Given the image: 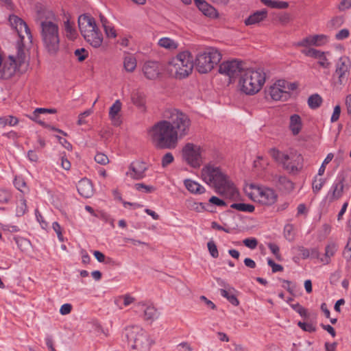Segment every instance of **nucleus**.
Returning a JSON list of instances; mask_svg holds the SVG:
<instances>
[{
  "label": "nucleus",
  "mask_w": 351,
  "mask_h": 351,
  "mask_svg": "<svg viewBox=\"0 0 351 351\" xmlns=\"http://www.w3.org/2000/svg\"><path fill=\"white\" fill-rule=\"evenodd\" d=\"M269 154L276 162L281 164L283 168L289 172L298 171L302 167L303 158L295 151L285 153L273 148L269 150Z\"/></svg>",
  "instance_id": "nucleus-10"
},
{
  "label": "nucleus",
  "mask_w": 351,
  "mask_h": 351,
  "mask_svg": "<svg viewBox=\"0 0 351 351\" xmlns=\"http://www.w3.org/2000/svg\"><path fill=\"white\" fill-rule=\"evenodd\" d=\"M57 110L55 108H39L34 110L32 116L31 117V119L33 121H37V115L40 113H51L54 114L56 113Z\"/></svg>",
  "instance_id": "nucleus-44"
},
{
  "label": "nucleus",
  "mask_w": 351,
  "mask_h": 351,
  "mask_svg": "<svg viewBox=\"0 0 351 351\" xmlns=\"http://www.w3.org/2000/svg\"><path fill=\"white\" fill-rule=\"evenodd\" d=\"M131 101L134 105L141 109H144L145 107V95L144 93L136 90L131 93Z\"/></svg>",
  "instance_id": "nucleus-30"
},
{
  "label": "nucleus",
  "mask_w": 351,
  "mask_h": 351,
  "mask_svg": "<svg viewBox=\"0 0 351 351\" xmlns=\"http://www.w3.org/2000/svg\"><path fill=\"white\" fill-rule=\"evenodd\" d=\"M267 264L271 267L273 273L283 271V267L281 265L276 263L272 259L267 258Z\"/></svg>",
  "instance_id": "nucleus-56"
},
{
  "label": "nucleus",
  "mask_w": 351,
  "mask_h": 351,
  "mask_svg": "<svg viewBox=\"0 0 351 351\" xmlns=\"http://www.w3.org/2000/svg\"><path fill=\"white\" fill-rule=\"evenodd\" d=\"M289 128L294 135H297L302 129V121L298 114H293L290 117Z\"/></svg>",
  "instance_id": "nucleus-32"
},
{
  "label": "nucleus",
  "mask_w": 351,
  "mask_h": 351,
  "mask_svg": "<svg viewBox=\"0 0 351 351\" xmlns=\"http://www.w3.org/2000/svg\"><path fill=\"white\" fill-rule=\"evenodd\" d=\"M92 112H93V110L91 109H88V110L80 113L78 117L77 124L79 125H82L83 124L86 123V121L85 118L88 117L89 115H90L92 114Z\"/></svg>",
  "instance_id": "nucleus-53"
},
{
  "label": "nucleus",
  "mask_w": 351,
  "mask_h": 351,
  "mask_svg": "<svg viewBox=\"0 0 351 351\" xmlns=\"http://www.w3.org/2000/svg\"><path fill=\"white\" fill-rule=\"evenodd\" d=\"M64 30L69 39L73 40L76 38L77 32L74 27V23L70 22L69 19L64 22Z\"/></svg>",
  "instance_id": "nucleus-36"
},
{
  "label": "nucleus",
  "mask_w": 351,
  "mask_h": 351,
  "mask_svg": "<svg viewBox=\"0 0 351 351\" xmlns=\"http://www.w3.org/2000/svg\"><path fill=\"white\" fill-rule=\"evenodd\" d=\"M241 61L232 60L223 62L219 65V72L229 77L230 80H234L239 74L243 72Z\"/></svg>",
  "instance_id": "nucleus-14"
},
{
  "label": "nucleus",
  "mask_w": 351,
  "mask_h": 351,
  "mask_svg": "<svg viewBox=\"0 0 351 351\" xmlns=\"http://www.w3.org/2000/svg\"><path fill=\"white\" fill-rule=\"evenodd\" d=\"M235 289L232 287H230L228 289H220V293L221 295L226 298L230 303H231L232 305L237 306L239 304V302L238 299L237 298L235 294Z\"/></svg>",
  "instance_id": "nucleus-31"
},
{
  "label": "nucleus",
  "mask_w": 351,
  "mask_h": 351,
  "mask_svg": "<svg viewBox=\"0 0 351 351\" xmlns=\"http://www.w3.org/2000/svg\"><path fill=\"white\" fill-rule=\"evenodd\" d=\"M201 178L205 183L213 186L220 195L232 201L238 199V190L219 167L212 164L205 165L201 171Z\"/></svg>",
  "instance_id": "nucleus-1"
},
{
  "label": "nucleus",
  "mask_w": 351,
  "mask_h": 351,
  "mask_svg": "<svg viewBox=\"0 0 351 351\" xmlns=\"http://www.w3.org/2000/svg\"><path fill=\"white\" fill-rule=\"evenodd\" d=\"M267 16V11L265 9L256 11L245 20V24L246 25L257 24L265 19Z\"/></svg>",
  "instance_id": "nucleus-27"
},
{
  "label": "nucleus",
  "mask_w": 351,
  "mask_h": 351,
  "mask_svg": "<svg viewBox=\"0 0 351 351\" xmlns=\"http://www.w3.org/2000/svg\"><path fill=\"white\" fill-rule=\"evenodd\" d=\"M261 1L266 6L271 8L286 9L289 6L287 1L279 0H261Z\"/></svg>",
  "instance_id": "nucleus-34"
},
{
  "label": "nucleus",
  "mask_w": 351,
  "mask_h": 351,
  "mask_svg": "<svg viewBox=\"0 0 351 351\" xmlns=\"http://www.w3.org/2000/svg\"><path fill=\"white\" fill-rule=\"evenodd\" d=\"M198 8L206 16L212 17L217 15V10L215 9V8L209 5L206 1L202 2Z\"/></svg>",
  "instance_id": "nucleus-35"
},
{
  "label": "nucleus",
  "mask_w": 351,
  "mask_h": 351,
  "mask_svg": "<svg viewBox=\"0 0 351 351\" xmlns=\"http://www.w3.org/2000/svg\"><path fill=\"white\" fill-rule=\"evenodd\" d=\"M350 32L347 29H341L336 35L335 38L337 40H343L349 36Z\"/></svg>",
  "instance_id": "nucleus-61"
},
{
  "label": "nucleus",
  "mask_w": 351,
  "mask_h": 351,
  "mask_svg": "<svg viewBox=\"0 0 351 351\" xmlns=\"http://www.w3.org/2000/svg\"><path fill=\"white\" fill-rule=\"evenodd\" d=\"M78 26L82 35L85 38L97 28L95 19L88 15L83 14L78 18Z\"/></svg>",
  "instance_id": "nucleus-20"
},
{
  "label": "nucleus",
  "mask_w": 351,
  "mask_h": 351,
  "mask_svg": "<svg viewBox=\"0 0 351 351\" xmlns=\"http://www.w3.org/2000/svg\"><path fill=\"white\" fill-rule=\"evenodd\" d=\"M268 247L278 260H280V248L276 243H270Z\"/></svg>",
  "instance_id": "nucleus-58"
},
{
  "label": "nucleus",
  "mask_w": 351,
  "mask_h": 351,
  "mask_svg": "<svg viewBox=\"0 0 351 351\" xmlns=\"http://www.w3.org/2000/svg\"><path fill=\"white\" fill-rule=\"evenodd\" d=\"M122 104L119 99H117L110 106L109 109V118L112 121V123L118 126L121 124V121L119 116V112L121 110Z\"/></svg>",
  "instance_id": "nucleus-26"
},
{
  "label": "nucleus",
  "mask_w": 351,
  "mask_h": 351,
  "mask_svg": "<svg viewBox=\"0 0 351 351\" xmlns=\"http://www.w3.org/2000/svg\"><path fill=\"white\" fill-rule=\"evenodd\" d=\"M77 189L79 194L85 198L92 197L94 193L93 184L91 181L87 178H82L78 182Z\"/></svg>",
  "instance_id": "nucleus-23"
},
{
  "label": "nucleus",
  "mask_w": 351,
  "mask_h": 351,
  "mask_svg": "<svg viewBox=\"0 0 351 351\" xmlns=\"http://www.w3.org/2000/svg\"><path fill=\"white\" fill-rule=\"evenodd\" d=\"M52 228L53 230L56 232L59 240L62 241L63 237L62 234L61 226H60V224L58 222L55 221L52 224Z\"/></svg>",
  "instance_id": "nucleus-63"
},
{
  "label": "nucleus",
  "mask_w": 351,
  "mask_h": 351,
  "mask_svg": "<svg viewBox=\"0 0 351 351\" xmlns=\"http://www.w3.org/2000/svg\"><path fill=\"white\" fill-rule=\"evenodd\" d=\"M250 187L252 191L249 195L254 202L265 206L272 205L276 202L277 195L273 189L255 184H251Z\"/></svg>",
  "instance_id": "nucleus-11"
},
{
  "label": "nucleus",
  "mask_w": 351,
  "mask_h": 351,
  "mask_svg": "<svg viewBox=\"0 0 351 351\" xmlns=\"http://www.w3.org/2000/svg\"><path fill=\"white\" fill-rule=\"evenodd\" d=\"M125 335L130 351H149L154 343L149 334L138 326L125 328Z\"/></svg>",
  "instance_id": "nucleus-5"
},
{
  "label": "nucleus",
  "mask_w": 351,
  "mask_h": 351,
  "mask_svg": "<svg viewBox=\"0 0 351 351\" xmlns=\"http://www.w3.org/2000/svg\"><path fill=\"white\" fill-rule=\"evenodd\" d=\"M184 184L186 189L193 194H202L206 191L202 185L191 179L184 180Z\"/></svg>",
  "instance_id": "nucleus-28"
},
{
  "label": "nucleus",
  "mask_w": 351,
  "mask_h": 351,
  "mask_svg": "<svg viewBox=\"0 0 351 351\" xmlns=\"http://www.w3.org/2000/svg\"><path fill=\"white\" fill-rule=\"evenodd\" d=\"M11 193L5 189H0V203H7L11 198Z\"/></svg>",
  "instance_id": "nucleus-52"
},
{
  "label": "nucleus",
  "mask_w": 351,
  "mask_h": 351,
  "mask_svg": "<svg viewBox=\"0 0 351 351\" xmlns=\"http://www.w3.org/2000/svg\"><path fill=\"white\" fill-rule=\"evenodd\" d=\"M40 29L45 49L51 56H55L60 49V36L58 24L52 12H47L45 19H40Z\"/></svg>",
  "instance_id": "nucleus-2"
},
{
  "label": "nucleus",
  "mask_w": 351,
  "mask_h": 351,
  "mask_svg": "<svg viewBox=\"0 0 351 351\" xmlns=\"http://www.w3.org/2000/svg\"><path fill=\"white\" fill-rule=\"evenodd\" d=\"M84 39L95 48L100 47L103 42L102 34L98 31L97 28L90 34H88Z\"/></svg>",
  "instance_id": "nucleus-29"
},
{
  "label": "nucleus",
  "mask_w": 351,
  "mask_h": 351,
  "mask_svg": "<svg viewBox=\"0 0 351 351\" xmlns=\"http://www.w3.org/2000/svg\"><path fill=\"white\" fill-rule=\"evenodd\" d=\"M147 169L146 164L141 161L133 162L129 167V171L126 175L134 180L143 179L145 174V172Z\"/></svg>",
  "instance_id": "nucleus-22"
},
{
  "label": "nucleus",
  "mask_w": 351,
  "mask_h": 351,
  "mask_svg": "<svg viewBox=\"0 0 351 351\" xmlns=\"http://www.w3.org/2000/svg\"><path fill=\"white\" fill-rule=\"evenodd\" d=\"M28 68L29 62L25 56L24 46L19 44L16 56H9L8 60L3 64V75L5 77H11L16 73L22 75L28 70Z\"/></svg>",
  "instance_id": "nucleus-6"
},
{
  "label": "nucleus",
  "mask_w": 351,
  "mask_h": 351,
  "mask_svg": "<svg viewBox=\"0 0 351 351\" xmlns=\"http://www.w3.org/2000/svg\"><path fill=\"white\" fill-rule=\"evenodd\" d=\"M327 42V37L325 35H314L308 36L298 43L299 46L307 47L311 45L321 46Z\"/></svg>",
  "instance_id": "nucleus-25"
},
{
  "label": "nucleus",
  "mask_w": 351,
  "mask_h": 351,
  "mask_svg": "<svg viewBox=\"0 0 351 351\" xmlns=\"http://www.w3.org/2000/svg\"><path fill=\"white\" fill-rule=\"evenodd\" d=\"M209 202L215 206H227V204L224 200H223L216 196L211 197L209 199Z\"/></svg>",
  "instance_id": "nucleus-60"
},
{
  "label": "nucleus",
  "mask_w": 351,
  "mask_h": 351,
  "mask_svg": "<svg viewBox=\"0 0 351 351\" xmlns=\"http://www.w3.org/2000/svg\"><path fill=\"white\" fill-rule=\"evenodd\" d=\"M182 157L190 166L199 167L202 163L201 148L197 145L187 143L182 149Z\"/></svg>",
  "instance_id": "nucleus-13"
},
{
  "label": "nucleus",
  "mask_w": 351,
  "mask_h": 351,
  "mask_svg": "<svg viewBox=\"0 0 351 351\" xmlns=\"http://www.w3.org/2000/svg\"><path fill=\"white\" fill-rule=\"evenodd\" d=\"M137 62L135 57L127 56L123 58V68L125 71L132 73L136 68Z\"/></svg>",
  "instance_id": "nucleus-33"
},
{
  "label": "nucleus",
  "mask_w": 351,
  "mask_h": 351,
  "mask_svg": "<svg viewBox=\"0 0 351 351\" xmlns=\"http://www.w3.org/2000/svg\"><path fill=\"white\" fill-rule=\"evenodd\" d=\"M351 62L348 57H341L337 64L335 75L337 80L335 81V86L337 89H341L348 82L350 77V69Z\"/></svg>",
  "instance_id": "nucleus-12"
},
{
  "label": "nucleus",
  "mask_w": 351,
  "mask_h": 351,
  "mask_svg": "<svg viewBox=\"0 0 351 351\" xmlns=\"http://www.w3.org/2000/svg\"><path fill=\"white\" fill-rule=\"evenodd\" d=\"M158 45L161 47L168 49H175L178 47L177 43L167 37L160 38L158 40Z\"/></svg>",
  "instance_id": "nucleus-38"
},
{
  "label": "nucleus",
  "mask_w": 351,
  "mask_h": 351,
  "mask_svg": "<svg viewBox=\"0 0 351 351\" xmlns=\"http://www.w3.org/2000/svg\"><path fill=\"white\" fill-rule=\"evenodd\" d=\"M285 82L283 80H278L273 85L270 86L267 90V94L276 101H285L290 95L285 90Z\"/></svg>",
  "instance_id": "nucleus-16"
},
{
  "label": "nucleus",
  "mask_w": 351,
  "mask_h": 351,
  "mask_svg": "<svg viewBox=\"0 0 351 351\" xmlns=\"http://www.w3.org/2000/svg\"><path fill=\"white\" fill-rule=\"evenodd\" d=\"M300 254L302 256V258H307L311 255L314 257H318L319 253L316 248H312L311 250L305 248L304 247H300L298 249Z\"/></svg>",
  "instance_id": "nucleus-41"
},
{
  "label": "nucleus",
  "mask_w": 351,
  "mask_h": 351,
  "mask_svg": "<svg viewBox=\"0 0 351 351\" xmlns=\"http://www.w3.org/2000/svg\"><path fill=\"white\" fill-rule=\"evenodd\" d=\"M163 117L181 138L189 134L191 121L186 114L178 109L171 108L164 112Z\"/></svg>",
  "instance_id": "nucleus-8"
},
{
  "label": "nucleus",
  "mask_w": 351,
  "mask_h": 351,
  "mask_svg": "<svg viewBox=\"0 0 351 351\" xmlns=\"http://www.w3.org/2000/svg\"><path fill=\"white\" fill-rule=\"evenodd\" d=\"M148 133L155 147L158 149H174L181 138L165 119L155 123Z\"/></svg>",
  "instance_id": "nucleus-3"
},
{
  "label": "nucleus",
  "mask_w": 351,
  "mask_h": 351,
  "mask_svg": "<svg viewBox=\"0 0 351 351\" xmlns=\"http://www.w3.org/2000/svg\"><path fill=\"white\" fill-rule=\"evenodd\" d=\"M265 82V73L261 69L244 71L239 80L241 90L246 95L258 93Z\"/></svg>",
  "instance_id": "nucleus-7"
},
{
  "label": "nucleus",
  "mask_w": 351,
  "mask_h": 351,
  "mask_svg": "<svg viewBox=\"0 0 351 351\" xmlns=\"http://www.w3.org/2000/svg\"><path fill=\"white\" fill-rule=\"evenodd\" d=\"M134 311L136 313H139L145 321L151 323L157 319L160 315L158 309L152 304L143 302L135 304Z\"/></svg>",
  "instance_id": "nucleus-15"
},
{
  "label": "nucleus",
  "mask_w": 351,
  "mask_h": 351,
  "mask_svg": "<svg viewBox=\"0 0 351 351\" xmlns=\"http://www.w3.org/2000/svg\"><path fill=\"white\" fill-rule=\"evenodd\" d=\"M335 252L336 247L335 245L332 244L327 245L325 249L324 257L321 258V261L324 264L329 263L330 257L335 254Z\"/></svg>",
  "instance_id": "nucleus-40"
},
{
  "label": "nucleus",
  "mask_w": 351,
  "mask_h": 351,
  "mask_svg": "<svg viewBox=\"0 0 351 351\" xmlns=\"http://www.w3.org/2000/svg\"><path fill=\"white\" fill-rule=\"evenodd\" d=\"M230 207L232 208L236 209L239 211H242L245 213H253L254 211L255 207L252 204H244V203H234L231 204Z\"/></svg>",
  "instance_id": "nucleus-37"
},
{
  "label": "nucleus",
  "mask_w": 351,
  "mask_h": 351,
  "mask_svg": "<svg viewBox=\"0 0 351 351\" xmlns=\"http://www.w3.org/2000/svg\"><path fill=\"white\" fill-rule=\"evenodd\" d=\"M9 22L21 39L24 38V33L28 36L29 38H32L30 29L27 23L21 18L16 15H10L9 16Z\"/></svg>",
  "instance_id": "nucleus-19"
},
{
  "label": "nucleus",
  "mask_w": 351,
  "mask_h": 351,
  "mask_svg": "<svg viewBox=\"0 0 351 351\" xmlns=\"http://www.w3.org/2000/svg\"><path fill=\"white\" fill-rule=\"evenodd\" d=\"M193 67V57L189 51H185L173 58L169 62L167 69L172 77L182 80L192 73Z\"/></svg>",
  "instance_id": "nucleus-4"
},
{
  "label": "nucleus",
  "mask_w": 351,
  "mask_h": 351,
  "mask_svg": "<svg viewBox=\"0 0 351 351\" xmlns=\"http://www.w3.org/2000/svg\"><path fill=\"white\" fill-rule=\"evenodd\" d=\"M272 182L281 191L290 192L293 189V183L286 176L275 175L272 178Z\"/></svg>",
  "instance_id": "nucleus-24"
},
{
  "label": "nucleus",
  "mask_w": 351,
  "mask_h": 351,
  "mask_svg": "<svg viewBox=\"0 0 351 351\" xmlns=\"http://www.w3.org/2000/svg\"><path fill=\"white\" fill-rule=\"evenodd\" d=\"M142 72L149 80H156L162 74L159 63L156 61L145 62L142 66Z\"/></svg>",
  "instance_id": "nucleus-17"
},
{
  "label": "nucleus",
  "mask_w": 351,
  "mask_h": 351,
  "mask_svg": "<svg viewBox=\"0 0 351 351\" xmlns=\"http://www.w3.org/2000/svg\"><path fill=\"white\" fill-rule=\"evenodd\" d=\"M325 182L326 180L324 178H317V176H315L312 184L313 192L317 193L322 189Z\"/></svg>",
  "instance_id": "nucleus-43"
},
{
  "label": "nucleus",
  "mask_w": 351,
  "mask_h": 351,
  "mask_svg": "<svg viewBox=\"0 0 351 351\" xmlns=\"http://www.w3.org/2000/svg\"><path fill=\"white\" fill-rule=\"evenodd\" d=\"M302 53L306 56L317 59L318 60V64L323 69H328L331 66L330 62L326 57V54H328V52H324L313 48H309L302 49Z\"/></svg>",
  "instance_id": "nucleus-18"
},
{
  "label": "nucleus",
  "mask_w": 351,
  "mask_h": 351,
  "mask_svg": "<svg viewBox=\"0 0 351 351\" xmlns=\"http://www.w3.org/2000/svg\"><path fill=\"white\" fill-rule=\"evenodd\" d=\"M298 325L300 326V328L306 332H313L316 330V328L312 324L310 323L299 322L298 323Z\"/></svg>",
  "instance_id": "nucleus-54"
},
{
  "label": "nucleus",
  "mask_w": 351,
  "mask_h": 351,
  "mask_svg": "<svg viewBox=\"0 0 351 351\" xmlns=\"http://www.w3.org/2000/svg\"><path fill=\"white\" fill-rule=\"evenodd\" d=\"M95 160L98 164L102 165H105L109 162L108 156L102 153H97L95 156Z\"/></svg>",
  "instance_id": "nucleus-50"
},
{
  "label": "nucleus",
  "mask_w": 351,
  "mask_h": 351,
  "mask_svg": "<svg viewBox=\"0 0 351 351\" xmlns=\"http://www.w3.org/2000/svg\"><path fill=\"white\" fill-rule=\"evenodd\" d=\"M173 160H174V158H173V154L170 152H168L163 156V157L162 158L161 165L163 167H165L168 166L169 164H171V162H173Z\"/></svg>",
  "instance_id": "nucleus-55"
},
{
  "label": "nucleus",
  "mask_w": 351,
  "mask_h": 351,
  "mask_svg": "<svg viewBox=\"0 0 351 351\" xmlns=\"http://www.w3.org/2000/svg\"><path fill=\"white\" fill-rule=\"evenodd\" d=\"M74 55L79 62H82L88 57V52L84 48H80L75 50Z\"/></svg>",
  "instance_id": "nucleus-46"
},
{
  "label": "nucleus",
  "mask_w": 351,
  "mask_h": 351,
  "mask_svg": "<svg viewBox=\"0 0 351 351\" xmlns=\"http://www.w3.org/2000/svg\"><path fill=\"white\" fill-rule=\"evenodd\" d=\"M27 210V204L26 200L23 199L20 201V204L17 206L16 210V214L17 216L20 217L23 215Z\"/></svg>",
  "instance_id": "nucleus-49"
},
{
  "label": "nucleus",
  "mask_w": 351,
  "mask_h": 351,
  "mask_svg": "<svg viewBox=\"0 0 351 351\" xmlns=\"http://www.w3.org/2000/svg\"><path fill=\"white\" fill-rule=\"evenodd\" d=\"M322 99L318 94H313L308 99V104L311 109H316L320 106Z\"/></svg>",
  "instance_id": "nucleus-39"
},
{
  "label": "nucleus",
  "mask_w": 351,
  "mask_h": 351,
  "mask_svg": "<svg viewBox=\"0 0 351 351\" xmlns=\"http://www.w3.org/2000/svg\"><path fill=\"white\" fill-rule=\"evenodd\" d=\"M19 122V120L16 117L12 116H8L0 117V125L5 126L9 125L10 126L16 125Z\"/></svg>",
  "instance_id": "nucleus-42"
},
{
  "label": "nucleus",
  "mask_w": 351,
  "mask_h": 351,
  "mask_svg": "<svg viewBox=\"0 0 351 351\" xmlns=\"http://www.w3.org/2000/svg\"><path fill=\"white\" fill-rule=\"evenodd\" d=\"M105 33L108 38H115L117 36L116 31L113 26L108 24V25H105L104 27Z\"/></svg>",
  "instance_id": "nucleus-59"
},
{
  "label": "nucleus",
  "mask_w": 351,
  "mask_h": 351,
  "mask_svg": "<svg viewBox=\"0 0 351 351\" xmlns=\"http://www.w3.org/2000/svg\"><path fill=\"white\" fill-rule=\"evenodd\" d=\"M344 178H338L332 184L327 193L326 198L332 202L341 198L343 193Z\"/></svg>",
  "instance_id": "nucleus-21"
},
{
  "label": "nucleus",
  "mask_w": 351,
  "mask_h": 351,
  "mask_svg": "<svg viewBox=\"0 0 351 351\" xmlns=\"http://www.w3.org/2000/svg\"><path fill=\"white\" fill-rule=\"evenodd\" d=\"M294 227L292 224H287L284 228V235L287 240L291 241L294 239Z\"/></svg>",
  "instance_id": "nucleus-45"
},
{
  "label": "nucleus",
  "mask_w": 351,
  "mask_h": 351,
  "mask_svg": "<svg viewBox=\"0 0 351 351\" xmlns=\"http://www.w3.org/2000/svg\"><path fill=\"white\" fill-rule=\"evenodd\" d=\"M221 59V52L216 48L207 47L196 56L194 65L200 73H207L217 65Z\"/></svg>",
  "instance_id": "nucleus-9"
},
{
  "label": "nucleus",
  "mask_w": 351,
  "mask_h": 351,
  "mask_svg": "<svg viewBox=\"0 0 351 351\" xmlns=\"http://www.w3.org/2000/svg\"><path fill=\"white\" fill-rule=\"evenodd\" d=\"M291 307L294 311L299 313L300 316L304 317H307V310L303 306H302L300 304L297 303L295 304H293L291 305Z\"/></svg>",
  "instance_id": "nucleus-57"
},
{
  "label": "nucleus",
  "mask_w": 351,
  "mask_h": 351,
  "mask_svg": "<svg viewBox=\"0 0 351 351\" xmlns=\"http://www.w3.org/2000/svg\"><path fill=\"white\" fill-rule=\"evenodd\" d=\"M243 243L246 247H247L252 250L255 249L258 245V241L256 238L245 239L243 241Z\"/></svg>",
  "instance_id": "nucleus-51"
},
{
  "label": "nucleus",
  "mask_w": 351,
  "mask_h": 351,
  "mask_svg": "<svg viewBox=\"0 0 351 351\" xmlns=\"http://www.w3.org/2000/svg\"><path fill=\"white\" fill-rule=\"evenodd\" d=\"M208 250L210 256L213 258H217L219 256V252L215 243L210 240L207 243Z\"/></svg>",
  "instance_id": "nucleus-47"
},
{
  "label": "nucleus",
  "mask_w": 351,
  "mask_h": 351,
  "mask_svg": "<svg viewBox=\"0 0 351 351\" xmlns=\"http://www.w3.org/2000/svg\"><path fill=\"white\" fill-rule=\"evenodd\" d=\"M71 310H72L71 304L66 303V304H64L61 306L60 309V313L61 315H65L69 314L71 313Z\"/></svg>",
  "instance_id": "nucleus-64"
},
{
  "label": "nucleus",
  "mask_w": 351,
  "mask_h": 351,
  "mask_svg": "<svg viewBox=\"0 0 351 351\" xmlns=\"http://www.w3.org/2000/svg\"><path fill=\"white\" fill-rule=\"evenodd\" d=\"M341 113V108L339 105L336 106L334 108L333 113L331 116L330 121L331 122H336L339 119Z\"/></svg>",
  "instance_id": "nucleus-62"
},
{
  "label": "nucleus",
  "mask_w": 351,
  "mask_h": 351,
  "mask_svg": "<svg viewBox=\"0 0 351 351\" xmlns=\"http://www.w3.org/2000/svg\"><path fill=\"white\" fill-rule=\"evenodd\" d=\"M137 191H143L146 193H150L155 191V188L151 185H146L144 183H137L134 185Z\"/></svg>",
  "instance_id": "nucleus-48"
}]
</instances>
